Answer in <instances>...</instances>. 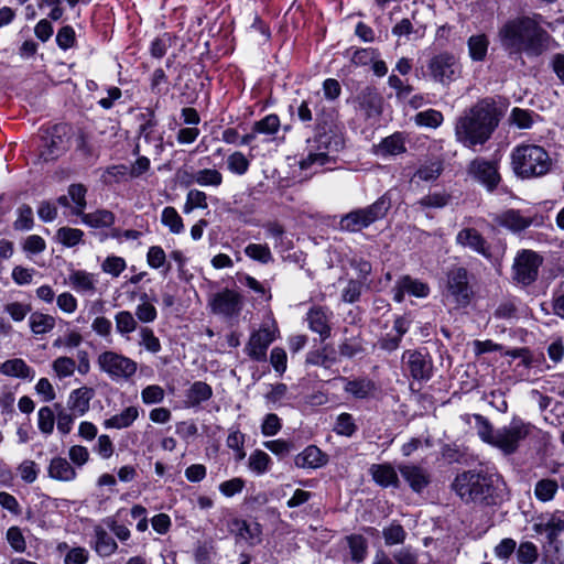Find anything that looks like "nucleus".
<instances>
[{"label": "nucleus", "instance_id": "1", "mask_svg": "<svg viewBox=\"0 0 564 564\" xmlns=\"http://www.w3.org/2000/svg\"><path fill=\"white\" fill-rule=\"evenodd\" d=\"M540 13L518 14L509 18L498 30L501 47L509 55L524 54L538 57L549 48L550 34Z\"/></svg>", "mask_w": 564, "mask_h": 564}, {"label": "nucleus", "instance_id": "2", "mask_svg": "<svg viewBox=\"0 0 564 564\" xmlns=\"http://www.w3.org/2000/svg\"><path fill=\"white\" fill-rule=\"evenodd\" d=\"M500 121V111L491 98L479 100L466 109L455 122L456 140L465 148L484 145L492 135Z\"/></svg>", "mask_w": 564, "mask_h": 564}, {"label": "nucleus", "instance_id": "3", "mask_svg": "<svg viewBox=\"0 0 564 564\" xmlns=\"http://www.w3.org/2000/svg\"><path fill=\"white\" fill-rule=\"evenodd\" d=\"M501 486L497 475L482 469L464 470L452 482V489L462 501L484 506H494L501 500Z\"/></svg>", "mask_w": 564, "mask_h": 564}, {"label": "nucleus", "instance_id": "4", "mask_svg": "<svg viewBox=\"0 0 564 564\" xmlns=\"http://www.w3.org/2000/svg\"><path fill=\"white\" fill-rule=\"evenodd\" d=\"M477 434L480 440L505 455L516 453L521 443L531 434L533 425L519 416H513L508 425L494 430L491 423L480 414H474Z\"/></svg>", "mask_w": 564, "mask_h": 564}, {"label": "nucleus", "instance_id": "5", "mask_svg": "<svg viewBox=\"0 0 564 564\" xmlns=\"http://www.w3.org/2000/svg\"><path fill=\"white\" fill-rule=\"evenodd\" d=\"M343 148L344 138L336 126L318 124L314 138L307 140V155L300 162V167L323 166L333 161Z\"/></svg>", "mask_w": 564, "mask_h": 564}, {"label": "nucleus", "instance_id": "6", "mask_svg": "<svg viewBox=\"0 0 564 564\" xmlns=\"http://www.w3.org/2000/svg\"><path fill=\"white\" fill-rule=\"evenodd\" d=\"M511 166L520 178H536L546 175L552 170L553 161L543 147L522 143L511 152Z\"/></svg>", "mask_w": 564, "mask_h": 564}, {"label": "nucleus", "instance_id": "7", "mask_svg": "<svg viewBox=\"0 0 564 564\" xmlns=\"http://www.w3.org/2000/svg\"><path fill=\"white\" fill-rule=\"evenodd\" d=\"M391 207V199L387 194L380 196L375 203L366 207L352 209L341 216L339 228L348 232H359L377 220L382 219Z\"/></svg>", "mask_w": 564, "mask_h": 564}, {"label": "nucleus", "instance_id": "8", "mask_svg": "<svg viewBox=\"0 0 564 564\" xmlns=\"http://www.w3.org/2000/svg\"><path fill=\"white\" fill-rule=\"evenodd\" d=\"M100 371L105 372L115 382H128L137 373L138 364L131 358L107 350L98 356Z\"/></svg>", "mask_w": 564, "mask_h": 564}, {"label": "nucleus", "instance_id": "9", "mask_svg": "<svg viewBox=\"0 0 564 564\" xmlns=\"http://www.w3.org/2000/svg\"><path fill=\"white\" fill-rule=\"evenodd\" d=\"M427 76L435 83L449 86L460 77L462 65L458 58L448 52L438 53L427 62Z\"/></svg>", "mask_w": 564, "mask_h": 564}, {"label": "nucleus", "instance_id": "10", "mask_svg": "<svg viewBox=\"0 0 564 564\" xmlns=\"http://www.w3.org/2000/svg\"><path fill=\"white\" fill-rule=\"evenodd\" d=\"M541 263L542 259L534 251L518 252L512 265L513 279L522 285H530L536 280Z\"/></svg>", "mask_w": 564, "mask_h": 564}, {"label": "nucleus", "instance_id": "11", "mask_svg": "<svg viewBox=\"0 0 564 564\" xmlns=\"http://www.w3.org/2000/svg\"><path fill=\"white\" fill-rule=\"evenodd\" d=\"M447 294L453 297L457 306L465 307L469 304L471 289L468 280V271L457 267L447 273Z\"/></svg>", "mask_w": 564, "mask_h": 564}, {"label": "nucleus", "instance_id": "12", "mask_svg": "<svg viewBox=\"0 0 564 564\" xmlns=\"http://www.w3.org/2000/svg\"><path fill=\"white\" fill-rule=\"evenodd\" d=\"M468 174L490 193L497 188L501 180L497 162L484 158H476L469 163Z\"/></svg>", "mask_w": 564, "mask_h": 564}, {"label": "nucleus", "instance_id": "13", "mask_svg": "<svg viewBox=\"0 0 564 564\" xmlns=\"http://www.w3.org/2000/svg\"><path fill=\"white\" fill-rule=\"evenodd\" d=\"M533 530L538 534L545 535L546 543L563 544L558 536L564 533V511L542 513L533 524Z\"/></svg>", "mask_w": 564, "mask_h": 564}, {"label": "nucleus", "instance_id": "14", "mask_svg": "<svg viewBox=\"0 0 564 564\" xmlns=\"http://www.w3.org/2000/svg\"><path fill=\"white\" fill-rule=\"evenodd\" d=\"M210 306L214 314L236 318L242 308V297L239 292L225 289L214 295Z\"/></svg>", "mask_w": 564, "mask_h": 564}, {"label": "nucleus", "instance_id": "15", "mask_svg": "<svg viewBox=\"0 0 564 564\" xmlns=\"http://www.w3.org/2000/svg\"><path fill=\"white\" fill-rule=\"evenodd\" d=\"M408 369L413 379L427 381L433 375V360L426 349L406 350L403 354Z\"/></svg>", "mask_w": 564, "mask_h": 564}, {"label": "nucleus", "instance_id": "16", "mask_svg": "<svg viewBox=\"0 0 564 564\" xmlns=\"http://www.w3.org/2000/svg\"><path fill=\"white\" fill-rule=\"evenodd\" d=\"M276 327L272 328L262 325L258 330L253 332L247 344V354L256 361H262L267 357V350L275 338Z\"/></svg>", "mask_w": 564, "mask_h": 564}, {"label": "nucleus", "instance_id": "17", "mask_svg": "<svg viewBox=\"0 0 564 564\" xmlns=\"http://www.w3.org/2000/svg\"><path fill=\"white\" fill-rule=\"evenodd\" d=\"M455 241L458 246L468 248L486 259H490L492 256L490 243L476 228L467 227L460 229L456 235Z\"/></svg>", "mask_w": 564, "mask_h": 564}, {"label": "nucleus", "instance_id": "18", "mask_svg": "<svg viewBox=\"0 0 564 564\" xmlns=\"http://www.w3.org/2000/svg\"><path fill=\"white\" fill-rule=\"evenodd\" d=\"M333 312L325 306H313L306 314V321L312 332L317 333L322 340L330 337Z\"/></svg>", "mask_w": 564, "mask_h": 564}, {"label": "nucleus", "instance_id": "19", "mask_svg": "<svg viewBox=\"0 0 564 564\" xmlns=\"http://www.w3.org/2000/svg\"><path fill=\"white\" fill-rule=\"evenodd\" d=\"M492 220L511 232H521L532 225V218L518 209H507L495 214Z\"/></svg>", "mask_w": 564, "mask_h": 564}, {"label": "nucleus", "instance_id": "20", "mask_svg": "<svg viewBox=\"0 0 564 564\" xmlns=\"http://www.w3.org/2000/svg\"><path fill=\"white\" fill-rule=\"evenodd\" d=\"M70 288L84 296H93L97 293L98 278L95 273L85 270H73L68 275Z\"/></svg>", "mask_w": 564, "mask_h": 564}, {"label": "nucleus", "instance_id": "21", "mask_svg": "<svg viewBox=\"0 0 564 564\" xmlns=\"http://www.w3.org/2000/svg\"><path fill=\"white\" fill-rule=\"evenodd\" d=\"M90 547L100 557H109L117 552L118 544L107 529L98 524L93 529Z\"/></svg>", "mask_w": 564, "mask_h": 564}, {"label": "nucleus", "instance_id": "22", "mask_svg": "<svg viewBox=\"0 0 564 564\" xmlns=\"http://www.w3.org/2000/svg\"><path fill=\"white\" fill-rule=\"evenodd\" d=\"M399 471L410 488L415 492H422L430 484L431 476L429 471L417 465L403 464L399 466Z\"/></svg>", "mask_w": 564, "mask_h": 564}, {"label": "nucleus", "instance_id": "23", "mask_svg": "<svg viewBox=\"0 0 564 564\" xmlns=\"http://www.w3.org/2000/svg\"><path fill=\"white\" fill-rule=\"evenodd\" d=\"M340 381L344 382V391L355 399H368L373 394L376 390L375 382L367 377H359L354 379L340 377Z\"/></svg>", "mask_w": 564, "mask_h": 564}, {"label": "nucleus", "instance_id": "24", "mask_svg": "<svg viewBox=\"0 0 564 564\" xmlns=\"http://www.w3.org/2000/svg\"><path fill=\"white\" fill-rule=\"evenodd\" d=\"M327 455L317 446L308 445L294 458V464L299 468L317 469L326 465Z\"/></svg>", "mask_w": 564, "mask_h": 564}, {"label": "nucleus", "instance_id": "25", "mask_svg": "<svg viewBox=\"0 0 564 564\" xmlns=\"http://www.w3.org/2000/svg\"><path fill=\"white\" fill-rule=\"evenodd\" d=\"M369 473H370L373 481L383 488H388V487L399 488L400 487L398 471L389 463L372 464L369 468Z\"/></svg>", "mask_w": 564, "mask_h": 564}, {"label": "nucleus", "instance_id": "26", "mask_svg": "<svg viewBox=\"0 0 564 564\" xmlns=\"http://www.w3.org/2000/svg\"><path fill=\"white\" fill-rule=\"evenodd\" d=\"M232 528L236 532L237 542L243 541L249 545H256L261 542L262 529L258 522L235 519Z\"/></svg>", "mask_w": 564, "mask_h": 564}, {"label": "nucleus", "instance_id": "27", "mask_svg": "<svg viewBox=\"0 0 564 564\" xmlns=\"http://www.w3.org/2000/svg\"><path fill=\"white\" fill-rule=\"evenodd\" d=\"M94 397V390L88 387H80L69 393L67 408L74 416H83L90 406V400Z\"/></svg>", "mask_w": 564, "mask_h": 564}, {"label": "nucleus", "instance_id": "28", "mask_svg": "<svg viewBox=\"0 0 564 564\" xmlns=\"http://www.w3.org/2000/svg\"><path fill=\"white\" fill-rule=\"evenodd\" d=\"M0 373L26 381H32L35 377V370L22 358H12L1 362Z\"/></svg>", "mask_w": 564, "mask_h": 564}, {"label": "nucleus", "instance_id": "29", "mask_svg": "<svg viewBox=\"0 0 564 564\" xmlns=\"http://www.w3.org/2000/svg\"><path fill=\"white\" fill-rule=\"evenodd\" d=\"M48 476L58 481H73L77 477L75 468L64 457H54L48 465Z\"/></svg>", "mask_w": 564, "mask_h": 564}, {"label": "nucleus", "instance_id": "30", "mask_svg": "<svg viewBox=\"0 0 564 564\" xmlns=\"http://www.w3.org/2000/svg\"><path fill=\"white\" fill-rule=\"evenodd\" d=\"M140 410L138 406L131 405L124 408L120 413H117L104 421L106 429L122 430L130 427L139 417Z\"/></svg>", "mask_w": 564, "mask_h": 564}, {"label": "nucleus", "instance_id": "31", "mask_svg": "<svg viewBox=\"0 0 564 564\" xmlns=\"http://www.w3.org/2000/svg\"><path fill=\"white\" fill-rule=\"evenodd\" d=\"M56 319L53 315L40 311L31 312L29 327L34 336L45 335L54 329Z\"/></svg>", "mask_w": 564, "mask_h": 564}, {"label": "nucleus", "instance_id": "32", "mask_svg": "<svg viewBox=\"0 0 564 564\" xmlns=\"http://www.w3.org/2000/svg\"><path fill=\"white\" fill-rule=\"evenodd\" d=\"M213 395V390L209 384L204 381H195L186 391L185 404L187 408H196L202 402L209 400Z\"/></svg>", "mask_w": 564, "mask_h": 564}, {"label": "nucleus", "instance_id": "33", "mask_svg": "<svg viewBox=\"0 0 564 564\" xmlns=\"http://www.w3.org/2000/svg\"><path fill=\"white\" fill-rule=\"evenodd\" d=\"M405 142L402 133H393L377 145L376 153L381 156H393L405 152Z\"/></svg>", "mask_w": 564, "mask_h": 564}, {"label": "nucleus", "instance_id": "34", "mask_svg": "<svg viewBox=\"0 0 564 564\" xmlns=\"http://www.w3.org/2000/svg\"><path fill=\"white\" fill-rule=\"evenodd\" d=\"M116 332L123 338L130 339V335L138 330V321L129 311H119L115 314Z\"/></svg>", "mask_w": 564, "mask_h": 564}, {"label": "nucleus", "instance_id": "35", "mask_svg": "<svg viewBox=\"0 0 564 564\" xmlns=\"http://www.w3.org/2000/svg\"><path fill=\"white\" fill-rule=\"evenodd\" d=\"M489 39L486 34H474L467 41L468 54L474 62H482L488 52Z\"/></svg>", "mask_w": 564, "mask_h": 564}, {"label": "nucleus", "instance_id": "36", "mask_svg": "<svg viewBox=\"0 0 564 564\" xmlns=\"http://www.w3.org/2000/svg\"><path fill=\"white\" fill-rule=\"evenodd\" d=\"M82 221L93 228H108L115 224L113 213L106 209H98L93 213L80 215Z\"/></svg>", "mask_w": 564, "mask_h": 564}, {"label": "nucleus", "instance_id": "37", "mask_svg": "<svg viewBox=\"0 0 564 564\" xmlns=\"http://www.w3.org/2000/svg\"><path fill=\"white\" fill-rule=\"evenodd\" d=\"M192 183L204 187H218L223 183V174L216 169H202L192 174Z\"/></svg>", "mask_w": 564, "mask_h": 564}, {"label": "nucleus", "instance_id": "38", "mask_svg": "<svg viewBox=\"0 0 564 564\" xmlns=\"http://www.w3.org/2000/svg\"><path fill=\"white\" fill-rule=\"evenodd\" d=\"M273 465L272 458L261 449H254L248 459L249 469L258 475H264L268 473Z\"/></svg>", "mask_w": 564, "mask_h": 564}, {"label": "nucleus", "instance_id": "39", "mask_svg": "<svg viewBox=\"0 0 564 564\" xmlns=\"http://www.w3.org/2000/svg\"><path fill=\"white\" fill-rule=\"evenodd\" d=\"M358 426L356 424L355 417L347 412L340 413L333 425V431L339 435L345 437H351L357 432Z\"/></svg>", "mask_w": 564, "mask_h": 564}, {"label": "nucleus", "instance_id": "40", "mask_svg": "<svg viewBox=\"0 0 564 564\" xmlns=\"http://www.w3.org/2000/svg\"><path fill=\"white\" fill-rule=\"evenodd\" d=\"M129 178H131L129 173V166L126 164H116L108 166L101 174V181L106 185L126 182Z\"/></svg>", "mask_w": 564, "mask_h": 564}, {"label": "nucleus", "instance_id": "41", "mask_svg": "<svg viewBox=\"0 0 564 564\" xmlns=\"http://www.w3.org/2000/svg\"><path fill=\"white\" fill-rule=\"evenodd\" d=\"M86 193L87 188L83 184H72L68 187V196L74 204L72 213L76 216L83 215L86 208Z\"/></svg>", "mask_w": 564, "mask_h": 564}, {"label": "nucleus", "instance_id": "42", "mask_svg": "<svg viewBox=\"0 0 564 564\" xmlns=\"http://www.w3.org/2000/svg\"><path fill=\"white\" fill-rule=\"evenodd\" d=\"M161 223L170 229L172 234L178 235L184 231V223L177 210L172 206L163 208Z\"/></svg>", "mask_w": 564, "mask_h": 564}, {"label": "nucleus", "instance_id": "43", "mask_svg": "<svg viewBox=\"0 0 564 564\" xmlns=\"http://www.w3.org/2000/svg\"><path fill=\"white\" fill-rule=\"evenodd\" d=\"M135 316L141 323H152L158 317V311L155 306L149 301V295L142 293L140 295V303L135 307Z\"/></svg>", "mask_w": 564, "mask_h": 564}, {"label": "nucleus", "instance_id": "44", "mask_svg": "<svg viewBox=\"0 0 564 564\" xmlns=\"http://www.w3.org/2000/svg\"><path fill=\"white\" fill-rule=\"evenodd\" d=\"M347 543L351 560L357 564L364 562L368 549L367 540L362 535L352 534L347 538Z\"/></svg>", "mask_w": 564, "mask_h": 564}, {"label": "nucleus", "instance_id": "45", "mask_svg": "<svg viewBox=\"0 0 564 564\" xmlns=\"http://www.w3.org/2000/svg\"><path fill=\"white\" fill-rule=\"evenodd\" d=\"M400 288L405 290L408 294L416 297H426L430 293V288L426 283L410 275H404L400 279Z\"/></svg>", "mask_w": 564, "mask_h": 564}, {"label": "nucleus", "instance_id": "46", "mask_svg": "<svg viewBox=\"0 0 564 564\" xmlns=\"http://www.w3.org/2000/svg\"><path fill=\"white\" fill-rule=\"evenodd\" d=\"M558 489V485L554 479H541L536 482L534 495L538 500L547 502L553 500Z\"/></svg>", "mask_w": 564, "mask_h": 564}, {"label": "nucleus", "instance_id": "47", "mask_svg": "<svg viewBox=\"0 0 564 564\" xmlns=\"http://www.w3.org/2000/svg\"><path fill=\"white\" fill-rule=\"evenodd\" d=\"M139 345L144 347L145 350L152 354L161 351L162 346L160 339L155 336L154 332L147 326L139 327Z\"/></svg>", "mask_w": 564, "mask_h": 564}, {"label": "nucleus", "instance_id": "48", "mask_svg": "<svg viewBox=\"0 0 564 564\" xmlns=\"http://www.w3.org/2000/svg\"><path fill=\"white\" fill-rule=\"evenodd\" d=\"M84 231L77 228L62 227L56 231V238L59 243L67 248H73L83 241Z\"/></svg>", "mask_w": 564, "mask_h": 564}, {"label": "nucleus", "instance_id": "49", "mask_svg": "<svg viewBox=\"0 0 564 564\" xmlns=\"http://www.w3.org/2000/svg\"><path fill=\"white\" fill-rule=\"evenodd\" d=\"M444 117L441 111L427 109L415 115L414 121L420 127L436 129L443 123Z\"/></svg>", "mask_w": 564, "mask_h": 564}, {"label": "nucleus", "instance_id": "50", "mask_svg": "<svg viewBox=\"0 0 564 564\" xmlns=\"http://www.w3.org/2000/svg\"><path fill=\"white\" fill-rule=\"evenodd\" d=\"M516 554L519 564H534L539 557L536 545L530 541L521 542Z\"/></svg>", "mask_w": 564, "mask_h": 564}, {"label": "nucleus", "instance_id": "51", "mask_svg": "<svg viewBox=\"0 0 564 564\" xmlns=\"http://www.w3.org/2000/svg\"><path fill=\"white\" fill-rule=\"evenodd\" d=\"M540 564H564L563 544L546 543Z\"/></svg>", "mask_w": 564, "mask_h": 564}, {"label": "nucleus", "instance_id": "52", "mask_svg": "<svg viewBox=\"0 0 564 564\" xmlns=\"http://www.w3.org/2000/svg\"><path fill=\"white\" fill-rule=\"evenodd\" d=\"M55 415L50 406H42L37 412V427L42 434L48 436L54 431Z\"/></svg>", "mask_w": 564, "mask_h": 564}, {"label": "nucleus", "instance_id": "53", "mask_svg": "<svg viewBox=\"0 0 564 564\" xmlns=\"http://www.w3.org/2000/svg\"><path fill=\"white\" fill-rule=\"evenodd\" d=\"M250 166V161L242 152H234L227 158V169L236 175H245Z\"/></svg>", "mask_w": 564, "mask_h": 564}, {"label": "nucleus", "instance_id": "54", "mask_svg": "<svg viewBox=\"0 0 564 564\" xmlns=\"http://www.w3.org/2000/svg\"><path fill=\"white\" fill-rule=\"evenodd\" d=\"M280 128V119L276 115L270 113L263 119L256 121L253 124V131L256 133L272 135L278 132Z\"/></svg>", "mask_w": 564, "mask_h": 564}, {"label": "nucleus", "instance_id": "55", "mask_svg": "<svg viewBox=\"0 0 564 564\" xmlns=\"http://www.w3.org/2000/svg\"><path fill=\"white\" fill-rule=\"evenodd\" d=\"M173 44V37L170 33H163L162 35L155 37L150 45V54L154 58H162L167 50Z\"/></svg>", "mask_w": 564, "mask_h": 564}, {"label": "nucleus", "instance_id": "56", "mask_svg": "<svg viewBox=\"0 0 564 564\" xmlns=\"http://www.w3.org/2000/svg\"><path fill=\"white\" fill-rule=\"evenodd\" d=\"M245 253L252 260L268 263L272 260V253L268 245L250 243L245 248Z\"/></svg>", "mask_w": 564, "mask_h": 564}, {"label": "nucleus", "instance_id": "57", "mask_svg": "<svg viewBox=\"0 0 564 564\" xmlns=\"http://www.w3.org/2000/svg\"><path fill=\"white\" fill-rule=\"evenodd\" d=\"M54 408L58 410L56 415L57 431L62 435L69 434L73 429L74 421L77 416H74L73 412H67L66 410L62 409L61 404L58 403L54 404Z\"/></svg>", "mask_w": 564, "mask_h": 564}, {"label": "nucleus", "instance_id": "58", "mask_svg": "<svg viewBox=\"0 0 564 564\" xmlns=\"http://www.w3.org/2000/svg\"><path fill=\"white\" fill-rule=\"evenodd\" d=\"M215 553V544L212 540L198 543L194 550L196 564H210Z\"/></svg>", "mask_w": 564, "mask_h": 564}, {"label": "nucleus", "instance_id": "59", "mask_svg": "<svg viewBox=\"0 0 564 564\" xmlns=\"http://www.w3.org/2000/svg\"><path fill=\"white\" fill-rule=\"evenodd\" d=\"M306 362L313 366H319L323 368H330L335 362L336 358L326 352V347L310 351L306 356Z\"/></svg>", "mask_w": 564, "mask_h": 564}, {"label": "nucleus", "instance_id": "60", "mask_svg": "<svg viewBox=\"0 0 564 564\" xmlns=\"http://www.w3.org/2000/svg\"><path fill=\"white\" fill-rule=\"evenodd\" d=\"M52 368L59 379L67 378L74 375L76 361L69 357H58L53 361Z\"/></svg>", "mask_w": 564, "mask_h": 564}, {"label": "nucleus", "instance_id": "61", "mask_svg": "<svg viewBox=\"0 0 564 564\" xmlns=\"http://www.w3.org/2000/svg\"><path fill=\"white\" fill-rule=\"evenodd\" d=\"M378 57H380V53L376 48H357L352 52L350 56V62L355 66H366L371 64V62Z\"/></svg>", "mask_w": 564, "mask_h": 564}, {"label": "nucleus", "instance_id": "62", "mask_svg": "<svg viewBox=\"0 0 564 564\" xmlns=\"http://www.w3.org/2000/svg\"><path fill=\"white\" fill-rule=\"evenodd\" d=\"M382 535L387 545L401 544L406 538V532L403 527L399 523H391L384 528Z\"/></svg>", "mask_w": 564, "mask_h": 564}, {"label": "nucleus", "instance_id": "63", "mask_svg": "<svg viewBox=\"0 0 564 564\" xmlns=\"http://www.w3.org/2000/svg\"><path fill=\"white\" fill-rule=\"evenodd\" d=\"M126 267V260L118 256H109L101 263V270L113 278L119 276Z\"/></svg>", "mask_w": 564, "mask_h": 564}, {"label": "nucleus", "instance_id": "64", "mask_svg": "<svg viewBox=\"0 0 564 564\" xmlns=\"http://www.w3.org/2000/svg\"><path fill=\"white\" fill-rule=\"evenodd\" d=\"M6 539L9 545L18 553H23L26 550V541L19 527H10L7 530Z\"/></svg>", "mask_w": 564, "mask_h": 564}]
</instances>
